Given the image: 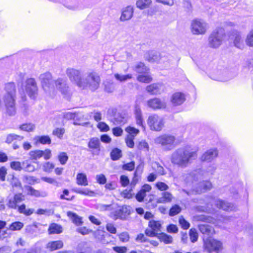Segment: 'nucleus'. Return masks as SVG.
Segmentation results:
<instances>
[{"mask_svg":"<svg viewBox=\"0 0 253 253\" xmlns=\"http://www.w3.org/2000/svg\"><path fill=\"white\" fill-rule=\"evenodd\" d=\"M201 170H195L183 175V179L185 185L197 194H200L210 190L212 184L209 181H203L197 183L201 178Z\"/></svg>","mask_w":253,"mask_h":253,"instance_id":"nucleus-1","label":"nucleus"},{"mask_svg":"<svg viewBox=\"0 0 253 253\" xmlns=\"http://www.w3.org/2000/svg\"><path fill=\"white\" fill-rule=\"evenodd\" d=\"M197 158L196 151L188 148H181L173 152L171 156V162L174 165L185 168Z\"/></svg>","mask_w":253,"mask_h":253,"instance_id":"nucleus-2","label":"nucleus"},{"mask_svg":"<svg viewBox=\"0 0 253 253\" xmlns=\"http://www.w3.org/2000/svg\"><path fill=\"white\" fill-rule=\"evenodd\" d=\"M175 137L170 134H164L156 137L154 143L160 145L166 150H170L175 146Z\"/></svg>","mask_w":253,"mask_h":253,"instance_id":"nucleus-3","label":"nucleus"},{"mask_svg":"<svg viewBox=\"0 0 253 253\" xmlns=\"http://www.w3.org/2000/svg\"><path fill=\"white\" fill-rule=\"evenodd\" d=\"M224 37V30L222 28H216L212 32L209 37V46L213 48H218L222 44Z\"/></svg>","mask_w":253,"mask_h":253,"instance_id":"nucleus-4","label":"nucleus"},{"mask_svg":"<svg viewBox=\"0 0 253 253\" xmlns=\"http://www.w3.org/2000/svg\"><path fill=\"white\" fill-rule=\"evenodd\" d=\"M66 73L70 81L79 87L85 85L83 82L84 77L82 70L70 68L66 70Z\"/></svg>","mask_w":253,"mask_h":253,"instance_id":"nucleus-5","label":"nucleus"},{"mask_svg":"<svg viewBox=\"0 0 253 253\" xmlns=\"http://www.w3.org/2000/svg\"><path fill=\"white\" fill-rule=\"evenodd\" d=\"M39 79L44 91L51 96L54 91L55 84V81L53 80L51 74L48 72L41 74Z\"/></svg>","mask_w":253,"mask_h":253,"instance_id":"nucleus-6","label":"nucleus"},{"mask_svg":"<svg viewBox=\"0 0 253 253\" xmlns=\"http://www.w3.org/2000/svg\"><path fill=\"white\" fill-rule=\"evenodd\" d=\"M83 82L85 85L84 86H81V88L84 89L88 87L91 90L94 91L99 86L100 78L97 74L90 73L84 78Z\"/></svg>","mask_w":253,"mask_h":253,"instance_id":"nucleus-7","label":"nucleus"},{"mask_svg":"<svg viewBox=\"0 0 253 253\" xmlns=\"http://www.w3.org/2000/svg\"><path fill=\"white\" fill-rule=\"evenodd\" d=\"M147 123L150 129L160 131L164 127V121L162 117L156 114H153L148 117Z\"/></svg>","mask_w":253,"mask_h":253,"instance_id":"nucleus-8","label":"nucleus"},{"mask_svg":"<svg viewBox=\"0 0 253 253\" xmlns=\"http://www.w3.org/2000/svg\"><path fill=\"white\" fill-rule=\"evenodd\" d=\"M25 90L31 99L36 98L38 93V88L37 83L34 78H29L25 83Z\"/></svg>","mask_w":253,"mask_h":253,"instance_id":"nucleus-9","label":"nucleus"},{"mask_svg":"<svg viewBox=\"0 0 253 253\" xmlns=\"http://www.w3.org/2000/svg\"><path fill=\"white\" fill-rule=\"evenodd\" d=\"M16 95H3L2 99L6 107V113L9 116L16 114L15 102Z\"/></svg>","mask_w":253,"mask_h":253,"instance_id":"nucleus-10","label":"nucleus"},{"mask_svg":"<svg viewBox=\"0 0 253 253\" xmlns=\"http://www.w3.org/2000/svg\"><path fill=\"white\" fill-rule=\"evenodd\" d=\"M107 209H110L114 210L111 212V216L114 219L121 218L123 219L125 217L127 209L126 207L125 206H119L117 204H113L112 205H105Z\"/></svg>","mask_w":253,"mask_h":253,"instance_id":"nucleus-11","label":"nucleus"},{"mask_svg":"<svg viewBox=\"0 0 253 253\" xmlns=\"http://www.w3.org/2000/svg\"><path fill=\"white\" fill-rule=\"evenodd\" d=\"M191 31L195 35L204 34L207 29V25L203 20L195 19L192 21L191 25Z\"/></svg>","mask_w":253,"mask_h":253,"instance_id":"nucleus-12","label":"nucleus"},{"mask_svg":"<svg viewBox=\"0 0 253 253\" xmlns=\"http://www.w3.org/2000/svg\"><path fill=\"white\" fill-rule=\"evenodd\" d=\"M204 246L210 253L213 251L218 252L222 248V243L214 239L208 238L204 240Z\"/></svg>","mask_w":253,"mask_h":253,"instance_id":"nucleus-13","label":"nucleus"},{"mask_svg":"<svg viewBox=\"0 0 253 253\" xmlns=\"http://www.w3.org/2000/svg\"><path fill=\"white\" fill-rule=\"evenodd\" d=\"M29 156L32 160L36 161L42 157H43L44 160H47L50 159L52 154L50 149H46L44 151L41 150L31 151L29 153Z\"/></svg>","mask_w":253,"mask_h":253,"instance_id":"nucleus-14","label":"nucleus"},{"mask_svg":"<svg viewBox=\"0 0 253 253\" xmlns=\"http://www.w3.org/2000/svg\"><path fill=\"white\" fill-rule=\"evenodd\" d=\"M101 143L98 137H92L88 142V147L91 154L93 155H98L100 152Z\"/></svg>","mask_w":253,"mask_h":253,"instance_id":"nucleus-15","label":"nucleus"},{"mask_svg":"<svg viewBox=\"0 0 253 253\" xmlns=\"http://www.w3.org/2000/svg\"><path fill=\"white\" fill-rule=\"evenodd\" d=\"M54 84V87H55L62 94L67 95L69 94V87L66 79L58 78L55 81Z\"/></svg>","mask_w":253,"mask_h":253,"instance_id":"nucleus-16","label":"nucleus"},{"mask_svg":"<svg viewBox=\"0 0 253 253\" xmlns=\"http://www.w3.org/2000/svg\"><path fill=\"white\" fill-rule=\"evenodd\" d=\"M214 205L217 208L227 211H233L236 209V206L232 203L220 199L214 201Z\"/></svg>","mask_w":253,"mask_h":253,"instance_id":"nucleus-17","label":"nucleus"},{"mask_svg":"<svg viewBox=\"0 0 253 253\" xmlns=\"http://www.w3.org/2000/svg\"><path fill=\"white\" fill-rule=\"evenodd\" d=\"M147 105L153 109H163L166 107V102L158 98L149 99L147 102Z\"/></svg>","mask_w":253,"mask_h":253,"instance_id":"nucleus-18","label":"nucleus"},{"mask_svg":"<svg viewBox=\"0 0 253 253\" xmlns=\"http://www.w3.org/2000/svg\"><path fill=\"white\" fill-rule=\"evenodd\" d=\"M218 156V152L216 149H211L206 151L201 157L202 161L211 162Z\"/></svg>","mask_w":253,"mask_h":253,"instance_id":"nucleus-19","label":"nucleus"},{"mask_svg":"<svg viewBox=\"0 0 253 253\" xmlns=\"http://www.w3.org/2000/svg\"><path fill=\"white\" fill-rule=\"evenodd\" d=\"M185 95L184 93L177 92L173 93L171 97V102L175 106L182 104L185 100Z\"/></svg>","mask_w":253,"mask_h":253,"instance_id":"nucleus-20","label":"nucleus"},{"mask_svg":"<svg viewBox=\"0 0 253 253\" xmlns=\"http://www.w3.org/2000/svg\"><path fill=\"white\" fill-rule=\"evenodd\" d=\"M230 39L233 41L234 45L237 48H242L243 47V43L241 40L240 34L238 31H232L230 36Z\"/></svg>","mask_w":253,"mask_h":253,"instance_id":"nucleus-21","label":"nucleus"},{"mask_svg":"<svg viewBox=\"0 0 253 253\" xmlns=\"http://www.w3.org/2000/svg\"><path fill=\"white\" fill-rule=\"evenodd\" d=\"M133 14V7L131 6H127L122 9L120 20L123 21L129 20L132 18Z\"/></svg>","mask_w":253,"mask_h":253,"instance_id":"nucleus-22","label":"nucleus"},{"mask_svg":"<svg viewBox=\"0 0 253 253\" xmlns=\"http://www.w3.org/2000/svg\"><path fill=\"white\" fill-rule=\"evenodd\" d=\"M146 89L151 94H158L163 90V86L160 84H152L148 85Z\"/></svg>","mask_w":253,"mask_h":253,"instance_id":"nucleus-23","label":"nucleus"},{"mask_svg":"<svg viewBox=\"0 0 253 253\" xmlns=\"http://www.w3.org/2000/svg\"><path fill=\"white\" fill-rule=\"evenodd\" d=\"M134 115L136 119V124L138 126L144 127L143 119L142 118V112L139 106L136 105L134 109Z\"/></svg>","mask_w":253,"mask_h":253,"instance_id":"nucleus-24","label":"nucleus"},{"mask_svg":"<svg viewBox=\"0 0 253 253\" xmlns=\"http://www.w3.org/2000/svg\"><path fill=\"white\" fill-rule=\"evenodd\" d=\"M4 93L3 95H16V89L13 82L6 83L4 87Z\"/></svg>","mask_w":253,"mask_h":253,"instance_id":"nucleus-25","label":"nucleus"},{"mask_svg":"<svg viewBox=\"0 0 253 253\" xmlns=\"http://www.w3.org/2000/svg\"><path fill=\"white\" fill-rule=\"evenodd\" d=\"M64 117L68 120L73 119L75 120V121L73 123V124L74 125H82L84 126L87 124H89L88 122L83 123L82 124L78 123L77 122V120H78L79 117H81V116H79L78 113L68 112L65 114Z\"/></svg>","mask_w":253,"mask_h":253,"instance_id":"nucleus-26","label":"nucleus"},{"mask_svg":"<svg viewBox=\"0 0 253 253\" xmlns=\"http://www.w3.org/2000/svg\"><path fill=\"white\" fill-rule=\"evenodd\" d=\"M145 58L150 62H157L161 59L160 54L155 51L147 52L145 54Z\"/></svg>","mask_w":253,"mask_h":253,"instance_id":"nucleus-27","label":"nucleus"},{"mask_svg":"<svg viewBox=\"0 0 253 253\" xmlns=\"http://www.w3.org/2000/svg\"><path fill=\"white\" fill-rule=\"evenodd\" d=\"M63 247V243L61 240L54 241L48 242L46 245L47 249L50 251L61 249Z\"/></svg>","mask_w":253,"mask_h":253,"instance_id":"nucleus-28","label":"nucleus"},{"mask_svg":"<svg viewBox=\"0 0 253 253\" xmlns=\"http://www.w3.org/2000/svg\"><path fill=\"white\" fill-rule=\"evenodd\" d=\"M199 229L203 234L211 236L214 233L213 227L208 224H200L199 225Z\"/></svg>","mask_w":253,"mask_h":253,"instance_id":"nucleus-29","label":"nucleus"},{"mask_svg":"<svg viewBox=\"0 0 253 253\" xmlns=\"http://www.w3.org/2000/svg\"><path fill=\"white\" fill-rule=\"evenodd\" d=\"M35 144H50L51 142L50 138L48 135L37 136L34 138Z\"/></svg>","mask_w":253,"mask_h":253,"instance_id":"nucleus-30","label":"nucleus"},{"mask_svg":"<svg viewBox=\"0 0 253 253\" xmlns=\"http://www.w3.org/2000/svg\"><path fill=\"white\" fill-rule=\"evenodd\" d=\"M67 214L72 221L77 226H80L83 224L82 218L76 213L72 211H68Z\"/></svg>","mask_w":253,"mask_h":253,"instance_id":"nucleus-31","label":"nucleus"},{"mask_svg":"<svg viewBox=\"0 0 253 253\" xmlns=\"http://www.w3.org/2000/svg\"><path fill=\"white\" fill-rule=\"evenodd\" d=\"M76 183L79 185L87 186L88 181L86 175L84 173H79L76 177Z\"/></svg>","mask_w":253,"mask_h":253,"instance_id":"nucleus-32","label":"nucleus"},{"mask_svg":"<svg viewBox=\"0 0 253 253\" xmlns=\"http://www.w3.org/2000/svg\"><path fill=\"white\" fill-rule=\"evenodd\" d=\"M48 231L49 234H60L62 232V227L58 224L53 223L50 224Z\"/></svg>","mask_w":253,"mask_h":253,"instance_id":"nucleus-33","label":"nucleus"},{"mask_svg":"<svg viewBox=\"0 0 253 253\" xmlns=\"http://www.w3.org/2000/svg\"><path fill=\"white\" fill-rule=\"evenodd\" d=\"M172 195L168 192H164L162 193V196L158 198L157 202L159 203H165L170 202L172 200Z\"/></svg>","mask_w":253,"mask_h":253,"instance_id":"nucleus-34","label":"nucleus"},{"mask_svg":"<svg viewBox=\"0 0 253 253\" xmlns=\"http://www.w3.org/2000/svg\"><path fill=\"white\" fill-rule=\"evenodd\" d=\"M152 2V0H137L136 2V6L140 9H144L149 7Z\"/></svg>","mask_w":253,"mask_h":253,"instance_id":"nucleus-35","label":"nucleus"},{"mask_svg":"<svg viewBox=\"0 0 253 253\" xmlns=\"http://www.w3.org/2000/svg\"><path fill=\"white\" fill-rule=\"evenodd\" d=\"M73 190L76 193L85 196L91 197L94 194V192L93 191L88 188H75Z\"/></svg>","mask_w":253,"mask_h":253,"instance_id":"nucleus-36","label":"nucleus"},{"mask_svg":"<svg viewBox=\"0 0 253 253\" xmlns=\"http://www.w3.org/2000/svg\"><path fill=\"white\" fill-rule=\"evenodd\" d=\"M19 128L23 131L31 132L35 129V125L31 123H25L20 125Z\"/></svg>","mask_w":253,"mask_h":253,"instance_id":"nucleus-37","label":"nucleus"},{"mask_svg":"<svg viewBox=\"0 0 253 253\" xmlns=\"http://www.w3.org/2000/svg\"><path fill=\"white\" fill-rule=\"evenodd\" d=\"M157 237L159 239L160 241L163 242L165 244H170L172 243V237L165 233H162L160 234H158Z\"/></svg>","mask_w":253,"mask_h":253,"instance_id":"nucleus-38","label":"nucleus"},{"mask_svg":"<svg viewBox=\"0 0 253 253\" xmlns=\"http://www.w3.org/2000/svg\"><path fill=\"white\" fill-rule=\"evenodd\" d=\"M23 180L25 183L29 184H34L35 183H39L40 180L35 176L25 175L23 178Z\"/></svg>","mask_w":253,"mask_h":253,"instance_id":"nucleus-39","label":"nucleus"},{"mask_svg":"<svg viewBox=\"0 0 253 253\" xmlns=\"http://www.w3.org/2000/svg\"><path fill=\"white\" fill-rule=\"evenodd\" d=\"M149 226L157 233L161 231V224L160 221L150 220L149 223Z\"/></svg>","mask_w":253,"mask_h":253,"instance_id":"nucleus-40","label":"nucleus"},{"mask_svg":"<svg viewBox=\"0 0 253 253\" xmlns=\"http://www.w3.org/2000/svg\"><path fill=\"white\" fill-rule=\"evenodd\" d=\"M18 211L23 213L27 216L31 215L34 212V210L33 209H26V206L24 204L18 207Z\"/></svg>","mask_w":253,"mask_h":253,"instance_id":"nucleus-41","label":"nucleus"},{"mask_svg":"<svg viewBox=\"0 0 253 253\" xmlns=\"http://www.w3.org/2000/svg\"><path fill=\"white\" fill-rule=\"evenodd\" d=\"M114 77L117 81L120 82H125L128 80L131 79L132 78V75L130 74L122 75L116 73L114 74Z\"/></svg>","mask_w":253,"mask_h":253,"instance_id":"nucleus-42","label":"nucleus"},{"mask_svg":"<svg viewBox=\"0 0 253 253\" xmlns=\"http://www.w3.org/2000/svg\"><path fill=\"white\" fill-rule=\"evenodd\" d=\"M39 225H40L39 223L34 222L31 225H27L26 227V232L30 235L34 234L36 232Z\"/></svg>","mask_w":253,"mask_h":253,"instance_id":"nucleus-43","label":"nucleus"},{"mask_svg":"<svg viewBox=\"0 0 253 253\" xmlns=\"http://www.w3.org/2000/svg\"><path fill=\"white\" fill-rule=\"evenodd\" d=\"M104 89L106 92H112L115 88V84L111 81H106L104 82Z\"/></svg>","mask_w":253,"mask_h":253,"instance_id":"nucleus-44","label":"nucleus"},{"mask_svg":"<svg viewBox=\"0 0 253 253\" xmlns=\"http://www.w3.org/2000/svg\"><path fill=\"white\" fill-rule=\"evenodd\" d=\"M25 188L27 191V194L28 195L34 196L37 197L42 196L41 192L39 190L35 189L30 186H25Z\"/></svg>","mask_w":253,"mask_h":253,"instance_id":"nucleus-45","label":"nucleus"},{"mask_svg":"<svg viewBox=\"0 0 253 253\" xmlns=\"http://www.w3.org/2000/svg\"><path fill=\"white\" fill-rule=\"evenodd\" d=\"M23 136L18 135L15 134H9L7 136L5 142L8 144L11 143L15 140H22L23 139Z\"/></svg>","mask_w":253,"mask_h":253,"instance_id":"nucleus-46","label":"nucleus"},{"mask_svg":"<svg viewBox=\"0 0 253 253\" xmlns=\"http://www.w3.org/2000/svg\"><path fill=\"white\" fill-rule=\"evenodd\" d=\"M110 155L113 160H118L122 156V151L118 148H115L111 151Z\"/></svg>","mask_w":253,"mask_h":253,"instance_id":"nucleus-47","label":"nucleus"},{"mask_svg":"<svg viewBox=\"0 0 253 253\" xmlns=\"http://www.w3.org/2000/svg\"><path fill=\"white\" fill-rule=\"evenodd\" d=\"M137 80L139 82L147 84L152 81V78L149 75H140L138 76Z\"/></svg>","mask_w":253,"mask_h":253,"instance_id":"nucleus-48","label":"nucleus"},{"mask_svg":"<svg viewBox=\"0 0 253 253\" xmlns=\"http://www.w3.org/2000/svg\"><path fill=\"white\" fill-rule=\"evenodd\" d=\"M54 168V165L49 162H45L42 165V170L46 172H51Z\"/></svg>","mask_w":253,"mask_h":253,"instance_id":"nucleus-49","label":"nucleus"},{"mask_svg":"<svg viewBox=\"0 0 253 253\" xmlns=\"http://www.w3.org/2000/svg\"><path fill=\"white\" fill-rule=\"evenodd\" d=\"M58 159L61 165H64L68 160V156L65 152H60L58 155Z\"/></svg>","mask_w":253,"mask_h":253,"instance_id":"nucleus-50","label":"nucleus"},{"mask_svg":"<svg viewBox=\"0 0 253 253\" xmlns=\"http://www.w3.org/2000/svg\"><path fill=\"white\" fill-rule=\"evenodd\" d=\"M24 226L23 223L19 221L13 222L9 226V229L12 231L20 230Z\"/></svg>","mask_w":253,"mask_h":253,"instance_id":"nucleus-51","label":"nucleus"},{"mask_svg":"<svg viewBox=\"0 0 253 253\" xmlns=\"http://www.w3.org/2000/svg\"><path fill=\"white\" fill-rule=\"evenodd\" d=\"M181 211V208L177 205L172 206L169 212V215L171 216H174L179 213Z\"/></svg>","mask_w":253,"mask_h":253,"instance_id":"nucleus-52","label":"nucleus"},{"mask_svg":"<svg viewBox=\"0 0 253 253\" xmlns=\"http://www.w3.org/2000/svg\"><path fill=\"white\" fill-rule=\"evenodd\" d=\"M126 131L128 133L127 135H131L135 138L136 135L139 132V130L132 126H128L126 128Z\"/></svg>","mask_w":253,"mask_h":253,"instance_id":"nucleus-53","label":"nucleus"},{"mask_svg":"<svg viewBox=\"0 0 253 253\" xmlns=\"http://www.w3.org/2000/svg\"><path fill=\"white\" fill-rule=\"evenodd\" d=\"M41 179L47 183L53 184L57 187L59 186V183L54 178L50 177H42Z\"/></svg>","mask_w":253,"mask_h":253,"instance_id":"nucleus-54","label":"nucleus"},{"mask_svg":"<svg viewBox=\"0 0 253 253\" xmlns=\"http://www.w3.org/2000/svg\"><path fill=\"white\" fill-rule=\"evenodd\" d=\"M97 127L100 131L102 132H107L110 129L108 125L103 122H99L97 125Z\"/></svg>","mask_w":253,"mask_h":253,"instance_id":"nucleus-55","label":"nucleus"},{"mask_svg":"<svg viewBox=\"0 0 253 253\" xmlns=\"http://www.w3.org/2000/svg\"><path fill=\"white\" fill-rule=\"evenodd\" d=\"M189 235L190 240L192 242L194 243L197 241L198 235V233L195 229H191L189 231Z\"/></svg>","mask_w":253,"mask_h":253,"instance_id":"nucleus-56","label":"nucleus"},{"mask_svg":"<svg viewBox=\"0 0 253 253\" xmlns=\"http://www.w3.org/2000/svg\"><path fill=\"white\" fill-rule=\"evenodd\" d=\"M133 69L138 73H142L145 72L146 67L143 63L140 62L135 66Z\"/></svg>","mask_w":253,"mask_h":253,"instance_id":"nucleus-57","label":"nucleus"},{"mask_svg":"<svg viewBox=\"0 0 253 253\" xmlns=\"http://www.w3.org/2000/svg\"><path fill=\"white\" fill-rule=\"evenodd\" d=\"M179 223L181 227L184 229H187L190 227V223L182 216L179 217Z\"/></svg>","mask_w":253,"mask_h":253,"instance_id":"nucleus-58","label":"nucleus"},{"mask_svg":"<svg viewBox=\"0 0 253 253\" xmlns=\"http://www.w3.org/2000/svg\"><path fill=\"white\" fill-rule=\"evenodd\" d=\"M22 165L25 171L32 172L35 169V167L33 165L29 164L28 161L23 162Z\"/></svg>","mask_w":253,"mask_h":253,"instance_id":"nucleus-59","label":"nucleus"},{"mask_svg":"<svg viewBox=\"0 0 253 253\" xmlns=\"http://www.w3.org/2000/svg\"><path fill=\"white\" fill-rule=\"evenodd\" d=\"M120 240L122 242H127L129 240V235L126 232H124L118 235Z\"/></svg>","mask_w":253,"mask_h":253,"instance_id":"nucleus-60","label":"nucleus"},{"mask_svg":"<svg viewBox=\"0 0 253 253\" xmlns=\"http://www.w3.org/2000/svg\"><path fill=\"white\" fill-rule=\"evenodd\" d=\"M134 138L131 135H127L126 139L125 141L126 144V145L129 148H133L134 147Z\"/></svg>","mask_w":253,"mask_h":253,"instance_id":"nucleus-61","label":"nucleus"},{"mask_svg":"<svg viewBox=\"0 0 253 253\" xmlns=\"http://www.w3.org/2000/svg\"><path fill=\"white\" fill-rule=\"evenodd\" d=\"M138 148L140 150L148 151L149 147L147 142L144 140H142L139 143Z\"/></svg>","mask_w":253,"mask_h":253,"instance_id":"nucleus-62","label":"nucleus"},{"mask_svg":"<svg viewBox=\"0 0 253 253\" xmlns=\"http://www.w3.org/2000/svg\"><path fill=\"white\" fill-rule=\"evenodd\" d=\"M156 187L161 191H166L169 189V186L163 182H157L155 184Z\"/></svg>","mask_w":253,"mask_h":253,"instance_id":"nucleus-63","label":"nucleus"},{"mask_svg":"<svg viewBox=\"0 0 253 253\" xmlns=\"http://www.w3.org/2000/svg\"><path fill=\"white\" fill-rule=\"evenodd\" d=\"M246 42L249 46H253V29L248 35Z\"/></svg>","mask_w":253,"mask_h":253,"instance_id":"nucleus-64","label":"nucleus"}]
</instances>
